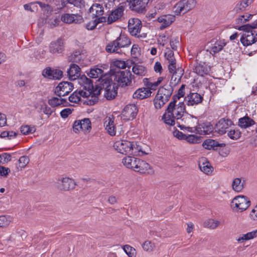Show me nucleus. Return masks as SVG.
<instances>
[{
  "label": "nucleus",
  "instance_id": "nucleus-48",
  "mask_svg": "<svg viewBox=\"0 0 257 257\" xmlns=\"http://www.w3.org/2000/svg\"><path fill=\"white\" fill-rule=\"evenodd\" d=\"M82 59V55L79 51H76L69 57L70 61L74 62L79 63Z\"/></svg>",
  "mask_w": 257,
  "mask_h": 257
},
{
  "label": "nucleus",
  "instance_id": "nucleus-63",
  "mask_svg": "<svg viewBox=\"0 0 257 257\" xmlns=\"http://www.w3.org/2000/svg\"><path fill=\"white\" fill-rule=\"evenodd\" d=\"M165 55L168 61L175 59L174 52L169 49H168L167 52H165Z\"/></svg>",
  "mask_w": 257,
  "mask_h": 257
},
{
  "label": "nucleus",
  "instance_id": "nucleus-53",
  "mask_svg": "<svg viewBox=\"0 0 257 257\" xmlns=\"http://www.w3.org/2000/svg\"><path fill=\"white\" fill-rule=\"evenodd\" d=\"M256 28H257V20L254 21L251 24H247L241 26L239 27L238 29L239 30H246L249 29L254 30Z\"/></svg>",
  "mask_w": 257,
  "mask_h": 257
},
{
  "label": "nucleus",
  "instance_id": "nucleus-41",
  "mask_svg": "<svg viewBox=\"0 0 257 257\" xmlns=\"http://www.w3.org/2000/svg\"><path fill=\"white\" fill-rule=\"evenodd\" d=\"M219 224L220 221L210 218L204 221L203 225L205 227L214 229H215Z\"/></svg>",
  "mask_w": 257,
  "mask_h": 257
},
{
  "label": "nucleus",
  "instance_id": "nucleus-45",
  "mask_svg": "<svg viewBox=\"0 0 257 257\" xmlns=\"http://www.w3.org/2000/svg\"><path fill=\"white\" fill-rule=\"evenodd\" d=\"M36 127L34 125H22L20 128L21 132L24 135L33 134L36 132Z\"/></svg>",
  "mask_w": 257,
  "mask_h": 257
},
{
  "label": "nucleus",
  "instance_id": "nucleus-62",
  "mask_svg": "<svg viewBox=\"0 0 257 257\" xmlns=\"http://www.w3.org/2000/svg\"><path fill=\"white\" fill-rule=\"evenodd\" d=\"M185 85H182L178 90L177 95L173 96V97H176V101H177V100L179 99L180 97L184 96L185 94Z\"/></svg>",
  "mask_w": 257,
  "mask_h": 257
},
{
  "label": "nucleus",
  "instance_id": "nucleus-32",
  "mask_svg": "<svg viewBox=\"0 0 257 257\" xmlns=\"http://www.w3.org/2000/svg\"><path fill=\"white\" fill-rule=\"evenodd\" d=\"M225 144H220L218 142L212 139L206 140L202 144V146L207 150H214L218 147H225Z\"/></svg>",
  "mask_w": 257,
  "mask_h": 257
},
{
  "label": "nucleus",
  "instance_id": "nucleus-5",
  "mask_svg": "<svg viewBox=\"0 0 257 257\" xmlns=\"http://www.w3.org/2000/svg\"><path fill=\"white\" fill-rule=\"evenodd\" d=\"M142 24L138 18H131L128 22V29L130 34L139 39L147 37V34L142 30Z\"/></svg>",
  "mask_w": 257,
  "mask_h": 257
},
{
  "label": "nucleus",
  "instance_id": "nucleus-54",
  "mask_svg": "<svg viewBox=\"0 0 257 257\" xmlns=\"http://www.w3.org/2000/svg\"><path fill=\"white\" fill-rule=\"evenodd\" d=\"M41 110L45 114L47 115L48 117L55 111L54 108L53 107L51 108L46 104L42 106Z\"/></svg>",
  "mask_w": 257,
  "mask_h": 257
},
{
  "label": "nucleus",
  "instance_id": "nucleus-44",
  "mask_svg": "<svg viewBox=\"0 0 257 257\" xmlns=\"http://www.w3.org/2000/svg\"><path fill=\"white\" fill-rule=\"evenodd\" d=\"M103 74V71L101 69L97 67L91 68L89 73L88 74L90 77L93 78L101 77Z\"/></svg>",
  "mask_w": 257,
  "mask_h": 257
},
{
  "label": "nucleus",
  "instance_id": "nucleus-24",
  "mask_svg": "<svg viewBox=\"0 0 257 257\" xmlns=\"http://www.w3.org/2000/svg\"><path fill=\"white\" fill-rule=\"evenodd\" d=\"M106 81L108 82V85L106 82H105L106 84V88L105 90L104 96L108 100H110L115 97L117 94V91L115 89L114 84H112V81L107 79Z\"/></svg>",
  "mask_w": 257,
  "mask_h": 257
},
{
  "label": "nucleus",
  "instance_id": "nucleus-40",
  "mask_svg": "<svg viewBox=\"0 0 257 257\" xmlns=\"http://www.w3.org/2000/svg\"><path fill=\"white\" fill-rule=\"evenodd\" d=\"M132 71L134 74L141 77L146 75L147 73V69L144 66L137 64L133 66Z\"/></svg>",
  "mask_w": 257,
  "mask_h": 257
},
{
  "label": "nucleus",
  "instance_id": "nucleus-43",
  "mask_svg": "<svg viewBox=\"0 0 257 257\" xmlns=\"http://www.w3.org/2000/svg\"><path fill=\"white\" fill-rule=\"evenodd\" d=\"M65 2L62 3V5L65 6V2L67 4L73 5L74 7L81 9L85 7V2L84 0H65Z\"/></svg>",
  "mask_w": 257,
  "mask_h": 257
},
{
  "label": "nucleus",
  "instance_id": "nucleus-49",
  "mask_svg": "<svg viewBox=\"0 0 257 257\" xmlns=\"http://www.w3.org/2000/svg\"><path fill=\"white\" fill-rule=\"evenodd\" d=\"M12 221V218L9 216H0V227L8 226Z\"/></svg>",
  "mask_w": 257,
  "mask_h": 257
},
{
  "label": "nucleus",
  "instance_id": "nucleus-18",
  "mask_svg": "<svg viewBox=\"0 0 257 257\" xmlns=\"http://www.w3.org/2000/svg\"><path fill=\"white\" fill-rule=\"evenodd\" d=\"M203 100V96L198 93L191 92L185 96L184 101L188 106H193L200 103Z\"/></svg>",
  "mask_w": 257,
  "mask_h": 257
},
{
  "label": "nucleus",
  "instance_id": "nucleus-26",
  "mask_svg": "<svg viewBox=\"0 0 257 257\" xmlns=\"http://www.w3.org/2000/svg\"><path fill=\"white\" fill-rule=\"evenodd\" d=\"M157 21L161 24L160 29L163 30L169 26L175 21V17L171 15H163L158 17Z\"/></svg>",
  "mask_w": 257,
  "mask_h": 257
},
{
  "label": "nucleus",
  "instance_id": "nucleus-17",
  "mask_svg": "<svg viewBox=\"0 0 257 257\" xmlns=\"http://www.w3.org/2000/svg\"><path fill=\"white\" fill-rule=\"evenodd\" d=\"M42 75L50 79H59L62 77L63 72L59 69L48 67L43 70Z\"/></svg>",
  "mask_w": 257,
  "mask_h": 257
},
{
  "label": "nucleus",
  "instance_id": "nucleus-42",
  "mask_svg": "<svg viewBox=\"0 0 257 257\" xmlns=\"http://www.w3.org/2000/svg\"><path fill=\"white\" fill-rule=\"evenodd\" d=\"M81 97H83V95L79 90L74 91L69 97V100L73 103H78L80 101Z\"/></svg>",
  "mask_w": 257,
  "mask_h": 257
},
{
  "label": "nucleus",
  "instance_id": "nucleus-39",
  "mask_svg": "<svg viewBox=\"0 0 257 257\" xmlns=\"http://www.w3.org/2000/svg\"><path fill=\"white\" fill-rule=\"evenodd\" d=\"M104 22H106L105 17L96 18L88 22L86 25L85 28L88 30H93L96 28L98 24Z\"/></svg>",
  "mask_w": 257,
  "mask_h": 257
},
{
  "label": "nucleus",
  "instance_id": "nucleus-8",
  "mask_svg": "<svg viewBox=\"0 0 257 257\" xmlns=\"http://www.w3.org/2000/svg\"><path fill=\"white\" fill-rule=\"evenodd\" d=\"M76 185L72 178L68 177L59 178L55 182L56 187L60 191H69L73 190Z\"/></svg>",
  "mask_w": 257,
  "mask_h": 257
},
{
  "label": "nucleus",
  "instance_id": "nucleus-59",
  "mask_svg": "<svg viewBox=\"0 0 257 257\" xmlns=\"http://www.w3.org/2000/svg\"><path fill=\"white\" fill-rule=\"evenodd\" d=\"M113 65L115 67L120 69H124L126 67L125 61L122 60H115L113 62Z\"/></svg>",
  "mask_w": 257,
  "mask_h": 257
},
{
  "label": "nucleus",
  "instance_id": "nucleus-55",
  "mask_svg": "<svg viewBox=\"0 0 257 257\" xmlns=\"http://www.w3.org/2000/svg\"><path fill=\"white\" fill-rule=\"evenodd\" d=\"M142 247L144 250L147 251H151L154 247V244L150 241H146L142 244Z\"/></svg>",
  "mask_w": 257,
  "mask_h": 257
},
{
  "label": "nucleus",
  "instance_id": "nucleus-37",
  "mask_svg": "<svg viewBox=\"0 0 257 257\" xmlns=\"http://www.w3.org/2000/svg\"><path fill=\"white\" fill-rule=\"evenodd\" d=\"M66 103V99L56 97H52L48 100V104L53 108L60 105L65 106Z\"/></svg>",
  "mask_w": 257,
  "mask_h": 257
},
{
  "label": "nucleus",
  "instance_id": "nucleus-52",
  "mask_svg": "<svg viewBox=\"0 0 257 257\" xmlns=\"http://www.w3.org/2000/svg\"><path fill=\"white\" fill-rule=\"evenodd\" d=\"M241 136V133L238 130H230L228 133V136L230 139L236 140L238 139Z\"/></svg>",
  "mask_w": 257,
  "mask_h": 257
},
{
  "label": "nucleus",
  "instance_id": "nucleus-22",
  "mask_svg": "<svg viewBox=\"0 0 257 257\" xmlns=\"http://www.w3.org/2000/svg\"><path fill=\"white\" fill-rule=\"evenodd\" d=\"M194 72L201 76H204L209 74L211 70L210 67L206 63H197L193 68Z\"/></svg>",
  "mask_w": 257,
  "mask_h": 257
},
{
  "label": "nucleus",
  "instance_id": "nucleus-4",
  "mask_svg": "<svg viewBox=\"0 0 257 257\" xmlns=\"http://www.w3.org/2000/svg\"><path fill=\"white\" fill-rule=\"evenodd\" d=\"M113 147L118 153L123 155L133 154L136 153L137 151H141L139 146L136 143L126 140H119L115 142Z\"/></svg>",
  "mask_w": 257,
  "mask_h": 257
},
{
  "label": "nucleus",
  "instance_id": "nucleus-23",
  "mask_svg": "<svg viewBox=\"0 0 257 257\" xmlns=\"http://www.w3.org/2000/svg\"><path fill=\"white\" fill-rule=\"evenodd\" d=\"M104 126L107 133L111 136L116 135V127L114 124V118L106 117L104 122Z\"/></svg>",
  "mask_w": 257,
  "mask_h": 257
},
{
  "label": "nucleus",
  "instance_id": "nucleus-20",
  "mask_svg": "<svg viewBox=\"0 0 257 257\" xmlns=\"http://www.w3.org/2000/svg\"><path fill=\"white\" fill-rule=\"evenodd\" d=\"M134 171L141 174H151L153 172L150 165L146 162L139 159Z\"/></svg>",
  "mask_w": 257,
  "mask_h": 257
},
{
  "label": "nucleus",
  "instance_id": "nucleus-21",
  "mask_svg": "<svg viewBox=\"0 0 257 257\" xmlns=\"http://www.w3.org/2000/svg\"><path fill=\"white\" fill-rule=\"evenodd\" d=\"M64 50V40L62 38H58L56 41L52 42L49 45V51L53 54L61 53Z\"/></svg>",
  "mask_w": 257,
  "mask_h": 257
},
{
  "label": "nucleus",
  "instance_id": "nucleus-25",
  "mask_svg": "<svg viewBox=\"0 0 257 257\" xmlns=\"http://www.w3.org/2000/svg\"><path fill=\"white\" fill-rule=\"evenodd\" d=\"M80 68L75 64H71L67 73L70 80L78 79L80 75Z\"/></svg>",
  "mask_w": 257,
  "mask_h": 257
},
{
  "label": "nucleus",
  "instance_id": "nucleus-60",
  "mask_svg": "<svg viewBox=\"0 0 257 257\" xmlns=\"http://www.w3.org/2000/svg\"><path fill=\"white\" fill-rule=\"evenodd\" d=\"M171 48L174 50H176L179 45V38H175L172 39L170 42Z\"/></svg>",
  "mask_w": 257,
  "mask_h": 257
},
{
  "label": "nucleus",
  "instance_id": "nucleus-9",
  "mask_svg": "<svg viewBox=\"0 0 257 257\" xmlns=\"http://www.w3.org/2000/svg\"><path fill=\"white\" fill-rule=\"evenodd\" d=\"M132 75L129 71H118L115 72L112 77L114 81L121 87H125L131 84Z\"/></svg>",
  "mask_w": 257,
  "mask_h": 257
},
{
  "label": "nucleus",
  "instance_id": "nucleus-61",
  "mask_svg": "<svg viewBox=\"0 0 257 257\" xmlns=\"http://www.w3.org/2000/svg\"><path fill=\"white\" fill-rule=\"evenodd\" d=\"M72 110L71 109L69 108H65L62 110L60 112V115L62 118H65L67 117L68 115L72 113Z\"/></svg>",
  "mask_w": 257,
  "mask_h": 257
},
{
  "label": "nucleus",
  "instance_id": "nucleus-38",
  "mask_svg": "<svg viewBox=\"0 0 257 257\" xmlns=\"http://www.w3.org/2000/svg\"><path fill=\"white\" fill-rule=\"evenodd\" d=\"M257 236V229L254 230L251 232L243 234L240 235L236 240L239 243H242L244 241L253 239Z\"/></svg>",
  "mask_w": 257,
  "mask_h": 257
},
{
  "label": "nucleus",
  "instance_id": "nucleus-28",
  "mask_svg": "<svg viewBox=\"0 0 257 257\" xmlns=\"http://www.w3.org/2000/svg\"><path fill=\"white\" fill-rule=\"evenodd\" d=\"M89 13L91 14L92 18H102L104 13L103 6L99 4H94L89 8Z\"/></svg>",
  "mask_w": 257,
  "mask_h": 257
},
{
  "label": "nucleus",
  "instance_id": "nucleus-50",
  "mask_svg": "<svg viewBox=\"0 0 257 257\" xmlns=\"http://www.w3.org/2000/svg\"><path fill=\"white\" fill-rule=\"evenodd\" d=\"M30 159L27 156H21L19 159V166L18 167V169L21 170L25 168L27 164L29 163Z\"/></svg>",
  "mask_w": 257,
  "mask_h": 257
},
{
  "label": "nucleus",
  "instance_id": "nucleus-34",
  "mask_svg": "<svg viewBox=\"0 0 257 257\" xmlns=\"http://www.w3.org/2000/svg\"><path fill=\"white\" fill-rule=\"evenodd\" d=\"M199 167L202 172L207 175L211 174L213 171V168L209 162L206 161L204 159L199 161Z\"/></svg>",
  "mask_w": 257,
  "mask_h": 257
},
{
  "label": "nucleus",
  "instance_id": "nucleus-10",
  "mask_svg": "<svg viewBox=\"0 0 257 257\" xmlns=\"http://www.w3.org/2000/svg\"><path fill=\"white\" fill-rule=\"evenodd\" d=\"M91 129V123L88 118H85L81 120H77L74 122L73 125V131L77 133L80 131L84 133H89Z\"/></svg>",
  "mask_w": 257,
  "mask_h": 257
},
{
  "label": "nucleus",
  "instance_id": "nucleus-46",
  "mask_svg": "<svg viewBox=\"0 0 257 257\" xmlns=\"http://www.w3.org/2000/svg\"><path fill=\"white\" fill-rule=\"evenodd\" d=\"M185 138V141L190 144H199L201 142V137L194 135H187Z\"/></svg>",
  "mask_w": 257,
  "mask_h": 257
},
{
  "label": "nucleus",
  "instance_id": "nucleus-35",
  "mask_svg": "<svg viewBox=\"0 0 257 257\" xmlns=\"http://www.w3.org/2000/svg\"><path fill=\"white\" fill-rule=\"evenodd\" d=\"M168 101L166 98L156 94L153 100L154 106L155 109H161Z\"/></svg>",
  "mask_w": 257,
  "mask_h": 257
},
{
  "label": "nucleus",
  "instance_id": "nucleus-11",
  "mask_svg": "<svg viewBox=\"0 0 257 257\" xmlns=\"http://www.w3.org/2000/svg\"><path fill=\"white\" fill-rule=\"evenodd\" d=\"M244 33L240 38V42L244 46L251 45L257 41V33L254 30H243Z\"/></svg>",
  "mask_w": 257,
  "mask_h": 257
},
{
  "label": "nucleus",
  "instance_id": "nucleus-12",
  "mask_svg": "<svg viewBox=\"0 0 257 257\" xmlns=\"http://www.w3.org/2000/svg\"><path fill=\"white\" fill-rule=\"evenodd\" d=\"M124 8V6L119 5L117 8L112 10L106 19L107 24H111L120 20L123 16Z\"/></svg>",
  "mask_w": 257,
  "mask_h": 257
},
{
  "label": "nucleus",
  "instance_id": "nucleus-29",
  "mask_svg": "<svg viewBox=\"0 0 257 257\" xmlns=\"http://www.w3.org/2000/svg\"><path fill=\"white\" fill-rule=\"evenodd\" d=\"M152 91L146 87L138 89L133 94V97L138 99L147 98L151 96Z\"/></svg>",
  "mask_w": 257,
  "mask_h": 257
},
{
  "label": "nucleus",
  "instance_id": "nucleus-64",
  "mask_svg": "<svg viewBox=\"0 0 257 257\" xmlns=\"http://www.w3.org/2000/svg\"><path fill=\"white\" fill-rule=\"evenodd\" d=\"M174 136L181 140H185L187 135L183 134L179 131H176L174 132Z\"/></svg>",
  "mask_w": 257,
  "mask_h": 257
},
{
  "label": "nucleus",
  "instance_id": "nucleus-15",
  "mask_svg": "<svg viewBox=\"0 0 257 257\" xmlns=\"http://www.w3.org/2000/svg\"><path fill=\"white\" fill-rule=\"evenodd\" d=\"M61 20L66 24H81L83 22L82 16L79 14L65 13L61 17Z\"/></svg>",
  "mask_w": 257,
  "mask_h": 257
},
{
  "label": "nucleus",
  "instance_id": "nucleus-3",
  "mask_svg": "<svg viewBox=\"0 0 257 257\" xmlns=\"http://www.w3.org/2000/svg\"><path fill=\"white\" fill-rule=\"evenodd\" d=\"M131 44L130 38L124 34H120L115 40L110 42L106 45L105 50L110 53H121L122 48L127 47Z\"/></svg>",
  "mask_w": 257,
  "mask_h": 257
},
{
  "label": "nucleus",
  "instance_id": "nucleus-51",
  "mask_svg": "<svg viewBox=\"0 0 257 257\" xmlns=\"http://www.w3.org/2000/svg\"><path fill=\"white\" fill-rule=\"evenodd\" d=\"M123 249L129 257H135L136 255V250L135 248L129 245L123 246Z\"/></svg>",
  "mask_w": 257,
  "mask_h": 257
},
{
  "label": "nucleus",
  "instance_id": "nucleus-7",
  "mask_svg": "<svg viewBox=\"0 0 257 257\" xmlns=\"http://www.w3.org/2000/svg\"><path fill=\"white\" fill-rule=\"evenodd\" d=\"M195 0H181L173 8V12L176 15L185 14L193 9L196 6Z\"/></svg>",
  "mask_w": 257,
  "mask_h": 257
},
{
  "label": "nucleus",
  "instance_id": "nucleus-19",
  "mask_svg": "<svg viewBox=\"0 0 257 257\" xmlns=\"http://www.w3.org/2000/svg\"><path fill=\"white\" fill-rule=\"evenodd\" d=\"M138 112L137 106L134 104H130L125 106L122 113L128 120H131L136 117Z\"/></svg>",
  "mask_w": 257,
  "mask_h": 257
},
{
  "label": "nucleus",
  "instance_id": "nucleus-27",
  "mask_svg": "<svg viewBox=\"0 0 257 257\" xmlns=\"http://www.w3.org/2000/svg\"><path fill=\"white\" fill-rule=\"evenodd\" d=\"M253 2V0H240L236 2L232 11L239 13L246 10V8Z\"/></svg>",
  "mask_w": 257,
  "mask_h": 257
},
{
  "label": "nucleus",
  "instance_id": "nucleus-47",
  "mask_svg": "<svg viewBox=\"0 0 257 257\" xmlns=\"http://www.w3.org/2000/svg\"><path fill=\"white\" fill-rule=\"evenodd\" d=\"M225 45V43L221 41H216L211 47V53L215 54L219 52L223 48Z\"/></svg>",
  "mask_w": 257,
  "mask_h": 257
},
{
  "label": "nucleus",
  "instance_id": "nucleus-1",
  "mask_svg": "<svg viewBox=\"0 0 257 257\" xmlns=\"http://www.w3.org/2000/svg\"><path fill=\"white\" fill-rule=\"evenodd\" d=\"M176 102V97H173V100L168 104L162 116L164 122L169 125H174L175 120L181 119L185 112L184 102H179L178 104Z\"/></svg>",
  "mask_w": 257,
  "mask_h": 257
},
{
  "label": "nucleus",
  "instance_id": "nucleus-14",
  "mask_svg": "<svg viewBox=\"0 0 257 257\" xmlns=\"http://www.w3.org/2000/svg\"><path fill=\"white\" fill-rule=\"evenodd\" d=\"M130 9L138 13H143L145 11L148 0H126Z\"/></svg>",
  "mask_w": 257,
  "mask_h": 257
},
{
  "label": "nucleus",
  "instance_id": "nucleus-36",
  "mask_svg": "<svg viewBox=\"0 0 257 257\" xmlns=\"http://www.w3.org/2000/svg\"><path fill=\"white\" fill-rule=\"evenodd\" d=\"M254 124V121L248 116H244L238 120V125L242 128H246Z\"/></svg>",
  "mask_w": 257,
  "mask_h": 257
},
{
  "label": "nucleus",
  "instance_id": "nucleus-56",
  "mask_svg": "<svg viewBox=\"0 0 257 257\" xmlns=\"http://www.w3.org/2000/svg\"><path fill=\"white\" fill-rule=\"evenodd\" d=\"M168 69L171 73L174 74L176 70V59L168 61Z\"/></svg>",
  "mask_w": 257,
  "mask_h": 257
},
{
  "label": "nucleus",
  "instance_id": "nucleus-30",
  "mask_svg": "<svg viewBox=\"0 0 257 257\" xmlns=\"http://www.w3.org/2000/svg\"><path fill=\"white\" fill-rule=\"evenodd\" d=\"M173 88L170 84H165L163 86L160 87L157 94L161 96L166 98L167 100H169L172 94Z\"/></svg>",
  "mask_w": 257,
  "mask_h": 257
},
{
  "label": "nucleus",
  "instance_id": "nucleus-16",
  "mask_svg": "<svg viewBox=\"0 0 257 257\" xmlns=\"http://www.w3.org/2000/svg\"><path fill=\"white\" fill-rule=\"evenodd\" d=\"M233 125V122L228 118H221L216 124L215 131L219 134L223 135L226 133L227 130Z\"/></svg>",
  "mask_w": 257,
  "mask_h": 257
},
{
  "label": "nucleus",
  "instance_id": "nucleus-13",
  "mask_svg": "<svg viewBox=\"0 0 257 257\" xmlns=\"http://www.w3.org/2000/svg\"><path fill=\"white\" fill-rule=\"evenodd\" d=\"M73 89V84L69 82H60L56 87L55 93L59 97L68 95Z\"/></svg>",
  "mask_w": 257,
  "mask_h": 257
},
{
  "label": "nucleus",
  "instance_id": "nucleus-57",
  "mask_svg": "<svg viewBox=\"0 0 257 257\" xmlns=\"http://www.w3.org/2000/svg\"><path fill=\"white\" fill-rule=\"evenodd\" d=\"M134 157H125L122 160V163L127 168L131 167V163L134 160Z\"/></svg>",
  "mask_w": 257,
  "mask_h": 257
},
{
  "label": "nucleus",
  "instance_id": "nucleus-33",
  "mask_svg": "<svg viewBox=\"0 0 257 257\" xmlns=\"http://www.w3.org/2000/svg\"><path fill=\"white\" fill-rule=\"evenodd\" d=\"M181 129L184 128L186 131L190 133H198L200 135H206L207 134V131L205 130L203 124H199L195 127L185 126L183 125L180 126Z\"/></svg>",
  "mask_w": 257,
  "mask_h": 257
},
{
  "label": "nucleus",
  "instance_id": "nucleus-31",
  "mask_svg": "<svg viewBox=\"0 0 257 257\" xmlns=\"http://www.w3.org/2000/svg\"><path fill=\"white\" fill-rule=\"evenodd\" d=\"M245 181L241 178H234L231 183L232 189L236 192H240L244 188Z\"/></svg>",
  "mask_w": 257,
  "mask_h": 257
},
{
  "label": "nucleus",
  "instance_id": "nucleus-58",
  "mask_svg": "<svg viewBox=\"0 0 257 257\" xmlns=\"http://www.w3.org/2000/svg\"><path fill=\"white\" fill-rule=\"evenodd\" d=\"M249 217L251 220L254 221H257V205L250 211Z\"/></svg>",
  "mask_w": 257,
  "mask_h": 257
},
{
  "label": "nucleus",
  "instance_id": "nucleus-6",
  "mask_svg": "<svg viewBox=\"0 0 257 257\" xmlns=\"http://www.w3.org/2000/svg\"><path fill=\"white\" fill-rule=\"evenodd\" d=\"M250 205V200L247 197L243 195L236 196L231 202V207L235 211L242 212Z\"/></svg>",
  "mask_w": 257,
  "mask_h": 257
},
{
  "label": "nucleus",
  "instance_id": "nucleus-2",
  "mask_svg": "<svg viewBox=\"0 0 257 257\" xmlns=\"http://www.w3.org/2000/svg\"><path fill=\"white\" fill-rule=\"evenodd\" d=\"M78 83L80 85L79 90L83 95V97L91 96L94 99L97 98L100 93V89L96 86L94 88L92 82L90 78L83 75L77 79Z\"/></svg>",
  "mask_w": 257,
  "mask_h": 257
}]
</instances>
